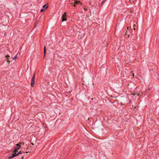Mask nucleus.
I'll list each match as a JSON object with an SVG mask.
<instances>
[{"mask_svg": "<svg viewBox=\"0 0 159 159\" xmlns=\"http://www.w3.org/2000/svg\"><path fill=\"white\" fill-rule=\"evenodd\" d=\"M44 10L43 9H41V10H40V12H42L43 11H44Z\"/></svg>", "mask_w": 159, "mask_h": 159, "instance_id": "obj_11", "label": "nucleus"}, {"mask_svg": "<svg viewBox=\"0 0 159 159\" xmlns=\"http://www.w3.org/2000/svg\"><path fill=\"white\" fill-rule=\"evenodd\" d=\"M132 94L133 95H135L137 96H139L140 95V93H132Z\"/></svg>", "mask_w": 159, "mask_h": 159, "instance_id": "obj_4", "label": "nucleus"}, {"mask_svg": "<svg viewBox=\"0 0 159 159\" xmlns=\"http://www.w3.org/2000/svg\"><path fill=\"white\" fill-rule=\"evenodd\" d=\"M129 102H131V100H129Z\"/></svg>", "mask_w": 159, "mask_h": 159, "instance_id": "obj_23", "label": "nucleus"}, {"mask_svg": "<svg viewBox=\"0 0 159 159\" xmlns=\"http://www.w3.org/2000/svg\"><path fill=\"white\" fill-rule=\"evenodd\" d=\"M34 77V79H35V74H34V75H33V77Z\"/></svg>", "mask_w": 159, "mask_h": 159, "instance_id": "obj_15", "label": "nucleus"}, {"mask_svg": "<svg viewBox=\"0 0 159 159\" xmlns=\"http://www.w3.org/2000/svg\"><path fill=\"white\" fill-rule=\"evenodd\" d=\"M79 3H80L79 1H78L76 0H75L74 1V4H78Z\"/></svg>", "mask_w": 159, "mask_h": 159, "instance_id": "obj_6", "label": "nucleus"}, {"mask_svg": "<svg viewBox=\"0 0 159 159\" xmlns=\"http://www.w3.org/2000/svg\"><path fill=\"white\" fill-rule=\"evenodd\" d=\"M127 31H126V32H125V34H127Z\"/></svg>", "mask_w": 159, "mask_h": 159, "instance_id": "obj_19", "label": "nucleus"}, {"mask_svg": "<svg viewBox=\"0 0 159 159\" xmlns=\"http://www.w3.org/2000/svg\"><path fill=\"white\" fill-rule=\"evenodd\" d=\"M34 77H33L31 81V85L32 87H33L34 85Z\"/></svg>", "mask_w": 159, "mask_h": 159, "instance_id": "obj_3", "label": "nucleus"}, {"mask_svg": "<svg viewBox=\"0 0 159 159\" xmlns=\"http://www.w3.org/2000/svg\"><path fill=\"white\" fill-rule=\"evenodd\" d=\"M31 144H32V145H34V144L33 143H31Z\"/></svg>", "mask_w": 159, "mask_h": 159, "instance_id": "obj_18", "label": "nucleus"}, {"mask_svg": "<svg viewBox=\"0 0 159 159\" xmlns=\"http://www.w3.org/2000/svg\"><path fill=\"white\" fill-rule=\"evenodd\" d=\"M23 157H22V159H23Z\"/></svg>", "mask_w": 159, "mask_h": 159, "instance_id": "obj_21", "label": "nucleus"}, {"mask_svg": "<svg viewBox=\"0 0 159 159\" xmlns=\"http://www.w3.org/2000/svg\"><path fill=\"white\" fill-rule=\"evenodd\" d=\"M132 75L133 76H134V73H132Z\"/></svg>", "mask_w": 159, "mask_h": 159, "instance_id": "obj_14", "label": "nucleus"}, {"mask_svg": "<svg viewBox=\"0 0 159 159\" xmlns=\"http://www.w3.org/2000/svg\"><path fill=\"white\" fill-rule=\"evenodd\" d=\"M23 144L24 143H20L19 144H17L16 145V147L14 148L15 150L11 156H9L8 158L9 159L12 158L19 155L20 154L22 153L20 151L19 152H18V150H19L20 149V148L21 147V146L20 145H23Z\"/></svg>", "mask_w": 159, "mask_h": 159, "instance_id": "obj_1", "label": "nucleus"}, {"mask_svg": "<svg viewBox=\"0 0 159 159\" xmlns=\"http://www.w3.org/2000/svg\"><path fill=\"white\" fill-rule=\"evenodd\" d=\"M105 0H104L102 1V4H103L105 2Z\"/></svg>", "mask_w": 159, "mask_h": 159, "instance_id": "obj_12", "label": "nucleus"}, {"mask_svg": "<svg viewBox=\"0 0 159 159\" xmlns=\"http://www.w3.org/2000/svg\"><path fill=\"white\" fill-rule=\"evenodd\" d=\"M127 29L128 30L129 29V27H127Z\"/></svg>", "mask_w": 159, "mask_h": 159, "instance_id": "obj_20", "label": "nucleus"}, {"mask_svg": "<svg viewBox=\"0 0 159 159\" xmlns=\"http://www.w3.org/2000/svg\"><path fill=\"white\" fill-rule=\"evenodd\" d=\"M6 57L7 58V59H8V58L10 57V56L9 55H7L6 56Z\"/></svg>", "mask_w": 159, "mask_h": 159, "instance_id": "obj_9", "label": "nucleus"}, {"mask_svg": "<svg viewBox=\"0 0 159 159\" xmlns=\"http://www.w3.org/2000/svg\"><path fill=\"white\" fill-rule=\"evenodd\" d=\"M133 26H134V27H135L136 26V25L135 24H134V25Z\"/></svg>", "mask_w": 159, "mask_h": 159, "instance_id": "obj_16", "label": "nucleus"}, {"mask_svg": "<svg viewBox=\"0 0 159 159\" xmlns=\"http://www.w3.org/2000/svg\"><path fill=\"white\" fill-rule=\"evenodd\" d=\"M43 7L44 9H47L48 8V6H46V5H45L43 6Z\"/></svg>", "mask_w": 159, "mask_h": 159, "instance_id": "obj_7", "label": "nucleus"}, {"mask_svg": "<svg viewBox=\"0 0 159 159\" xmlns=\"http://www.w3.org/2000/svg\"><path fill=\"white\" fill-rule=\"evenodd\" d=\"M10 60H8H8H7V62L8 63H9L10 62Z\"/></svg>", "mask_w": 159, "mask_h": 159, "instance_id": "obj_10", "label": "nucleus"}, {"mask_svg": "<svg viewBox=\"0 0 159 159\" xmlns=\"http://www.w3.org/2000/svg\"><path fill=\"white\" fill-rule=\"evenodd\" d=\"M75 4H74H74L73 5L74 6H75Z\"/></svg>", "mask_w": 159, "mask_h": 159, "instance_id": "obj_17", "label": "nucleus"}, {"mask_svg": "<svg viewBox=\"0 0 159 159\" xmlns=\"http://www.w3.org/2000/svg\"><path fill=\"white\" fill-rule=\"evenodd\" d=\"M84 10L85 11H86V10H87V8H84Z\"/></svg>", "mask_w": 159, "mask_h": 159, "instance_id": "obj_13", "label": "nucleus"}, {"mask_svg": "<svg viewBox=\"0 0 159 159\" xmlns=\"http://www.w3.org/2000/svg\"><path fill=\"white\" fill-rule=\"evenodd\" d=\"M17 58V55H16L14 57H13V58H12V59L13 60H16V58Z\"/></svg>", "mask_w": 159, "mask_h": 159, "instance_id": "obj_8", "label": "nucleus"}, {"mask_svg": "<svg viewBox=\"0 0 159 159\" xmlns=\"http://www.w3.org/2000/svg\"><path fill=\"white\" fill-rule=\"evenodd\" d=\"M134 30H135V28H134Z\"/></svg>", "mask_w": 159, "mask_h": 159, "instance_id": "obj_22", "label": "nucleus"}, {"mask_svg": "<svg viewBox=\"0 0 159 159\" xmlns=\"http://www.w3.org/2000/svg\"><path fill=\"white\" fill-rule=\"evenodd\" d=\"M66 12H65L62 15V21H64L66 20Z\"/></svg>", "mask_w": 159, "mask_h": 159, "instance_id": "obj_2", "label": "nucleus"}, {"mask_svg": "<svg viewBox=\"0 0 159 159\" xmlns=\"http://www.w3.org/2000/svg\"><path fill=\"white\" fill-rule=\"evenodd\" d=\"M46 52V48L45 46H44V57L45 56V54Z\"/></svg>", "mask_w": 159, "mask_h": 159, "instance_id": "obj_5", "label": "nucleus"}]
</instances>
